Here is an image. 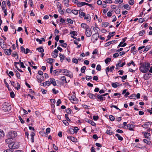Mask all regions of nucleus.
I'll use <instances>...</instances> for the list:
<instances>
[{"mask_svg":"<svg viewBox=\"0 0 152 152\" xmlns=\"http://www.w3.org/2000/svg\"><path fill=\"white\" fill-rule=\"evenodd\" d=\"M150 67V64L148 63H145L140 67V71L142 73L147 72L149 69Z\"/></svg>","mask_w":152,"mask_h":152,"instance_id":"f257e3e1","label":"nucleus"},{"mask_svg":"<svg viewBox=\"0 0 152 152\" xmlns=\"http://www.w3.org/2000/svg\"><path fill=\"white\" fill-rule=\"evenodd\" d=\"M2 109L4 111H9L11 109V106L9 103L4 102L2 104Z\"/></svg>","mask_w":152,"mask_h":152,"instance_id":"f03ea898","label":"nucleus"},{"mask_svg":"<svg viewBox=\"0 0 152 152\" xmlns=\"http://www.w3.org/2000/svg\"><path fill=\"white\" fill-rule=\"evenodd\" d=\"M20 145L19 143L17 142H15L13 143L9 144L8 145V147L9 148H11L13 150L14 149H17L19 147Z\"/></svg>","mask_w":152,"mask_h":152,"instance_id":"7ed1b4c3","label":"nucleus"},{"mask_svg":"<svg viewBox=\"0 0 152 152\" xmlns=\"http://www.w3.org/2000/svg\"><path fill=\"white\" fill-rule=\"evenodd\" d=\"M17 135V133L16 132L11 131L8 133L7 137L8 138H10L12 139H13L16 137Z\"/></svg>","mask_w":152,"mask_h":152,"instance_id":"20e7f679","label":"nucleus"},{"mask_svg":"<svg viewBox=\"0 0 152 152\" xmlns=\"http://www.w3.org/2000/svg\"><path fill=\"white\" fill-rule=\"evenodd\" d=\"M71 73L70 72L69 70L66 69H63L62 74L64 75L69 76L70 78L73 77V75L72 74H70Z\"/></svg>","mask_w":152,"mask_h":152,"instance_id":"39448f33","label":"nucleus"},{"mask_svg":"<svg viewBox=\"0 0 152 152\" xmlns=\"http://www.w3.org/2000/svg\"><path fill=\"white\" fill-rule=\"evenodd\" d=\"M96 95V97L97 98V100L98 101L102 102L105 100V97L103 96L102 95L97 94Z\"/></svg>","mask_w":152,"mask_h":152,"instance_id":"423d86ee","label":"nucleus"},{"mask_svg":"<svg viewBox=\"0 0 152 152\" xmlns=\"http://www.w3.org/2000/svg\"><path fill=\"white\" fill-rule=\"evenodd\" d=\"M99 37V33H95L92 35L91 40L93 42H94L98 40Z\"/></svg>","mask_w":152,"mask_h":152,"instance_id":"0eeeda50","label":"nucleus"},{"mask_svg":"<svg viewBox=\"0 0 152 152\" xmlns=\"http://www.w3.org/2000/svg\"><path fill=\"white\" fill-rule=\"evenodd\" d=\"M96 94H94L89 93L87 94V95L91 99H94L96 98Z\"/></svg>","mask_w":152,"mask_h":152,"instance_id":"6e6552de","label":"nucleus"},{"mask_svg":"<svg viewBox=\"0 0 152 152\" xmlns=\"http://www.w3.org/2000/svg\"><path fill=\"white\" fill-rule=\"evenodd\" d=\"M36 77L39 82L41 83L44 80V77L43 76L37 75Z\"/></svg>","mask_w":152,"mask_h":152,"instance_id":"1a4fd4ad","label":"nucleus"},{"mask_svg":"<svg viewBox=\"0 0 152 152\" xmlns=\"http://www.w3.org/2000/svg\"><path fill=\"white\" fill-rule=\"evenodd\" d=\"M58 50L55 49L54 52L52 53L51 55L54 58H56L58 56Z\"/></svg>","mask_w":152,"mask_h":152,"instance_id":"9d476101","label":"nucleus"},{"mask_svg":"<svg viewBox=\"0 0 152 152\" xmlns=\"http://www.w3.org/2000/svg\"><path fill=\"white\" fill-rule=\"evenodd\" d=\"M117 42V40H112L110 42H108L106 43L104 45V46L105 47H107L110 45L111 44H113L114 43H116Z\"/></svg>","mask_w":152,"mask_h":152,"instance_id":"9b49d317","label":"nucleus"},{"mask_svg":"<svg viewBox=\"0 0 152 152\" xmlns=\"http://www.w3.org/2000/svg\"><path fill=\"white\" fill-rule=\"evenodd\" d=\"M67 138L69 140H70L74 142H77V139L74 137H71L70 136H67Z\"/></svg>","mask_w":152,"mask_h":152,"instance_id":"f8f14e48","label":"nucleus"},{"mask_svg":"<svg viewBox=\"0 0 152 152\" xmlns=\"http://www.w3.org/2000/svg\"><path fill=\"white\" fill-rule=\"evenodd\" d=\"M135 126L134 125L128 124L127 125V128L130 131H133V128H134Z\"/></svg>","mask_w":152,"mask_h":152,"instance_id":"ddd939ff","label":"nucleus"},{"mask_svg":"<svg viewBox=\"0 0 152 152\" xmlns=\"http://www.w3.org/2000/svg\"><path fill=\"white\" fill-rule=\"evenodd\" d=\"M86 34L87 37H90L92 34L91 30H87L86 31Z\"/></svg>","mask_w":152,"mask_h":152,"instance_id":"4468645a","label":"nucleus"},{"mask_svg":"<svg viewBox=\"0 0 152 152\" xmlns=\"http://www.w3.org/2000/svg\"><path fill=\"white\" fill-rule=\"evenodd\" d=\"M50 83L52 84L53 86H55L56 85V84L55 81V79L53 78H50Z\"/></svg>","mask_w":152,"mask_h":152,"instance_id":"2eb2a0df","label":"nucleus"},{"mask_svg":"<svg viewBox=\"0 0 152 152\" xmlns=\"http://www.w3.org/2000/svg\"><path fill=\"white\" fill-rule=\"evenodd\" d=\"M59 56L60 58V60L61 62H62L63 60L66 58V57L60 53L59 54Z\"/></svg>","mask_w":152,"mask_h":152,"instance_id":"dca6fc26","label":"nucleus"},{"mask_svg":"<svg viewBox=\"0 0 152 152\" xmlns=\"http://www.w3.org/2000/svg\"><path fill=\"white\" fill-rule=\"evenodd\" d=\"M51 84L50 83V81H47L44 83H43L42 84V86H49Z\"/></svg>","mask_w":152,"mask_h":152,"instance_id":"f3484780","label":"nucleus"},{"mask_svg":"<svg viewBox=\"0 0 152 152\" xmlns=\"http://www.w3.org/2000/svg\"><path fill=\"white\" fill-rule=\"evenodd\" d=\"M149 124H150V123L149 122H146L142 125V126L144 128L146 129L148 128ZM151 125V124H150V125Z\"/></svg>","mask_w":152,"mask_h":152,"instance_id":"a211bd4d","label":"nucleus"},{"mask_svg":"<svg viewBox=\"0 0 152 152\" xmlns=\"http://www.w3.org/2000/svg\"><path fill=\"white\" fill-rule=\"evenodd\" d=\"M5 136V134L4 132L0 129V139H2Z\"/></svg>","mask_w":152,"mask_h":152,"instance_id":"6ab92c4d","label":"nucleus"},{"mask_svg":"<svg viewBox=\"0 0 152 152\" xmlns=\"http://www.w3.org/2000/svg\"><path fill=\"white\" fill-rule=\"evenodd\" d=\"M11 51V50L10 49H6L5 51V53L7 55L9 56L10 55Z\"/></svg>","mask_w":152,"mask_h":152,"instance_id":"aec40b11","label":"nucleus"},{"mask_svg":"<svg viewBox=\"0 0 152 152\" xmlns=\"http://www.w3.org/2000/svg\"><path fill=\"white\" fill-rule=\"evenodd\" d=\"M86 3L85 2H77V6L78 7H80L86 5Z\"/></svg>","mask_w":152,"mask_h":152,"instance_id":"412c9836","label":"nucleus"},{"mask_svg":"<svg viewBox=\"0 0 152 152\" xmlns=\"http://www.w3.org/2000/svg\"><path fill=\"white\" fill-rule=\"evenodd\" d=\"M151 75V74H150L149 73L146 74H145L144 76V78L145 80H146L149 79V76Z\"/></svg>","mask_w":152,"mask_h":152,"instance_id":"4be33fe9","label":"nucleus"},{"mask_svg":"<svg viewBox=\"0 0 152 152\" xmlns=\"http://www.w3.org/2000/svg\"><path fill=\"white\" fill-rule=\"evenodd\" d=\"M84 19L86 20L87 21H89L91 19V16L89 14H87L86 16H84Z\"/></svg>","mask_w":152,"mask_h":152,"instance_id":"5701e85b","label":"nucleus"},{"mask_svg":"<svg viewBox=\"0 0 152 152\" xmlns=\"http://www.w3.org/2000/svg\"><path fill=\"white\" fill-rule=\"evenodd\" d=\"M79 17L80 18H82L86 16V14L83 12L80 11L79 12Z\"/></svg>","mask_w":152,"mask_h":152,"instance_id":"b1692460","label":"nucleus"},{"mask_svg":"<svg viewBox=\"0 0 152 152\" xmlns=\"http://www.w3.org/2000/svg\"><path fill=\"white\" fill-rule=\"evenodd\" d=\"M115 136L117 137L118 139L119 140L122 141L123 140V138L120 136V135L118 134H115Z\"/></svg>","mask_w":152,"mask_h":152,"instance_id":"393cba45","label":"nucleus"},{"mask_svg":"<svg viewBox=\"0 0 152 152\" xmlns=\"http://www.w3.org/2000/svg\"><path fill=\"white\" fill-rule=\"evenodd\" d=\"M36 50H38L39 52L40 53H43L44 52V49L42 47H39V48H36Z\"/></svg>","mask_w":152,"mask_h":152,"instance_id":"a878e982","label":"nucleus"},{"mask_svg":"<svg viewBox=\"0 0 152 152\" xmlns=\"http://www.w3.org/2000/svg\"><path fill=\"white\" fill-rule=\"evenodd\" d=\"M11 139H11L10 138H8L6 139L5 140V142L7 144L11 143H12V141Z\"/></svg>","mask_w":152,"mask_h":152,"instance_id":"bb28decb","label":"nucleus"},{"mask_svg":"<svg viewBox=\"0 0 152 152\" xmlns=\"http://www.w3.org/2000/svg\"><path fill=\"white\" fill-rule=\"evenodd\" d=\"M109 25V23L108 22L102 23V26L104 27H106Z\"/></svg>","mask_w":152,"mask_h":152,"instance_id":"cd10ccee","label":"nucleus"},{"mask_svg":"<svg viewBox=\"0 0 152 152\" xmlns=\"http://www.w3.org/2000/svg\"><path fill=\"white\" fill-rule=\"evenodd\" d=\"M143 141L145 143H146L147 145H151V142L150 141L146 139H143Z\"/></svg>","mask_w":152,"mask_h":152,"instance_id":"c85d7f7f","label":"nucleus"},{"mask_svg":"<svg viewBox=\"0 0 152 152\" xmlns=\"http://www.w3.org/2000/svg\"><path fill=\"white\" fill-rule=\"evenodd\" d=\"M151 48V46L150 45L146 46L144 49L143 52H145V51H147L150 49Z\"/></svg>","mask_w":152,"mask_h":152,"instance_id":"c756f323","label":"nucleus"},{"mask_svg":"<svg viewBox=\"0 0 152 152\" xmlns=\"http://www.w3.org/2000/svg\"><path fill=\"white\" fill-rule=\"evenodd\" d=\"M69 0H64V4L66 5V6L68 7L69 6Z\"/></svg>","mask_w":152,"mask_h":152,"instance_id":"7c9ffc66","label":"nucleus"},{"mask_svg":"<svg viewBox=\"0 0 152 152\" xmlns=\"http://www.w3.org/2000/svg\"><path fill=\"white\" fill-rule=\"evenodd\" d=\"M117 84H118V83L117 82H115V83H112L111 84V85L113 87L115 88L118 86Z\"/></svg>","mask_w":152,"mask_h":152,"instance_id":"2f4dec72","label":"nucleus"},{"mask_svg":"<svg viewBox=\"0 0 152 152\" xmlns=\"http://www.w3.org/2000/svg\"><path fill=\"white\" fill-rule=\"evenodd\" d=\"M48 60L49 61H47V62L49 64H52L53 62L54 61V60L51 58H48L47 60Z\"/></svg>","mask_w":152,"mask_h":152,"instance_id":"473e14b6","label":"nucleus"},{"mask_svg":"<svg viewBox=\"0 0 152 152\" xmlns=\"http://www.w3.org/2000/svg\"><path fill=\"white\" fill-rule=\"evenodd\" d=\"M76 98L75 97V96H74L73 95L71 96V97L70 98V100L72 101H74L76 100Z\"/></svg>","mask_w":152,"mask_h":152,"instance_id":"72a5a7b5","label":"nucleus"},{"mask_svg":"<svg viewBox=\"0 0 152 152\" xmlns=\"http://www.w3.org/2000/svg\"><path fill=\"white\" fill-rule=\"evenodd\" d=\"M58 11L61 15H63L64 14V12L63 10H62L61 7H60L59 9L58 10Z\"/></svg>","mask_w":152,"mask_h":152,"instance_id":"f704fd0d","label":"nucleus"},{"mask_svg":"<svg viewBox=\"0 0 152 152\" xmlns=\"http://www.w3.org/2000/svg\"><path fill=\"white\" fill-rule=\"evenodd\" d=\"M72 12L75 15H77L78 14V11L77 10H72Z\"/></svg>","mask_w":152,"mask_h":152,"instance_id":"c9c22d12","label":"nucleus"},{"mask_svg":"<svg viewBox=\"0 0 152 152\" xmlns=\"http://www.w3.org/2000/svg\"><path fill=\"white\" fill-rule=\"evenodd\" d=\"M145 31L144 30H142L140 31L139 34L140 36H142L145 33Z\"/></svg>","mask_w":152,"mask_h":152,"instance_id":"e433bc0d","label":"nucleus"},{"mask_svg":"<svg viewBox=\"0 0 152 152\" xmlns=\"http://www.w3.org/2000/svg\"><path fill=\"white\" fill-rule=\"evenodd\" d=\"M111 60V58H107L105 60V62L106 64H107L109 62H110Z\"/></svg>","mask_w":152,"mask_h":152,"instance_id":"4c0bfd02","label":"nucleus"},{"mask_svg":"<svg viewBox=\"0 0 152 152\" xmlns=\"http://www.w3.org/2000/svg\"><path fill=\"white\" fill-rule=\"evenodd\" d=\"M86 69V67L85 66H83L81 69V72L82 73H83L85 72V70Z\"/></svg>","mask_w":152,"mask_h":152,"instance_id":"58836bf2","label":"nucleus"},{"mask_svg":"<svg viewBox=\"0 0 152 152\" xmlns=\"http://www.w3.org/2000/svg\"><path fill=\"white\" fill-rule=\"evenodd\" d=\"M13 150L10 148L4 151V152H13Z\"/></svg>","mask_w":152,"mask_h":152,"instance_id":"ea45409f","label":"nucleus"},{"mask_svg":"<svg viewBox=\"0 0 152 152\" xmlns=\"http://www.w3.org/2000/svg\"><path fill=\"white\" fill-rule=\"evenodd\" d=\"M69 133L72 134H73L75 133V132H74V130L72 128H70L69 129Z\"/></svg>","mask_w":152,"mask_h":152,"instance_id":"a19ab883","label":"nucleus"},{"mask_svg":"<svg viewBox=\"0 0 152 152\" xmlns=\"http://www.w3.org/2000/svg\"><path fill=\"white\" fill-rule=\"evenodd\" d=\"M61 79L63 82H65V83H67L66 77L65 76H62L61 77Z\"/></svg>","mask_w":152,"mask_h":152,"instance_id":"79ce46f5","label":"nucleus"},{"mask_svg":"<svg viewBox=\"0 0 152 152\" xmlns=\"http://www.w3.org/2000/svg\"><path fill=\"white\" fill-rule=\"evenodd\" d=\"M123 7L125 9L127 10H129L130 9V7H129V5L125 4L123 6Z\"/></svg>","mask_w":152,"mask_h":152,"instance_id":"37998d69","label":"nucleus"},{"mask_svg":"<svg viewBox=\"0 0 152 152\" xmlns=\"http://www.w3.org/2000/svg\"><path fill=\"white\" fill-rule=\"evenodd\" d=\"M110 120L111 121H114L115 119L114 117L111 115H110L109 116Z\"/></svg>","mask_w":152,"mask_h":152,"instance_id":"c03bdc74","label":"nucleus"},{"mask_svg":"<svg viewBox=\"0 0 152 152\" xmlns=\"http://www.w3.org/2000/svg\"><path fill=\"white\" fill-rule=\"evenodd\" d=\"M70 34H72L73 36H76L77 35V32L75 31H72L70 32Z\"/></svg>","mask_w":152,"mask_h":152,"instance_id":"a18cd8bd","label":"nucleus"},{"mask_svg":"<svg viewBox=\"0 0 152 152\" xmlns=\"http://www.w3.org/2000/svg\"><path fill=\"white\" fill-rule=\"evenodd\" d=\"M72 62L76 64H77L78 62V61L77 59L74 58L72 59Z\"/></svg>","mask_w":152,"mask_h":152,"instance_id":"49530a36","label":"nucleus"},{"mask_svg":"<svg viewBox=\"0 0 152 152\" xmlns=\"http://www.w3.org/2000/svg\"><path fill=\"white\" fill-rule=\"evenodd\" d=\"M57 69L53 71V74L55 75H59Z\"/></svg>","mask_w":152,"mask_h":152,"instance_id":"de8ad7c7","label":"nucleus"},{"mask_svg":"<svg viewBox=\"0 0 152 152\" xmlns=\"http://www.w3.org/2000/svg\"><path fill=\"white\" fill-rule=\"evenodd\" d=\"M101 66L100 64H98L96 66V69L98 71H100L101 70Z\"/></svg>","mask_w":152,"mask_h":152,"instance_id":"09e8293b","label":"nucleus"},{"mask_svg":"<svg viewBox=\"0 0 152 152\" xmlns=\"http://www.w3.org/2000/svg\"><path fill=\"white\" fill-rule=\"evenodd\" d=\"M123 0H115V3L116 4L119 3V4H120L123 2Z\"/></svg>","mask_w":152,"mask_h":152,"instance_id":"8fccbe9b","label":"nucleus"},{"mask_svg":"<svg viewBox=\"0 0 152 152\" xmlns=\"http://www.w3.org/2000/svg\"><path fill=\"white\" fill-rule=\"evenodd\" d=\"M67 21L68 22L71 24L73 23V21L71 19L68 18L67 19Z\"/></svg>","mask_w":152,"mask_h":152,"instance_id":"3c124183","label":"nucleus"},{"mask_svg":"<svg viewBox=\"0 0 152 152\" xmlns=\"http://www.w3.org/2000/svg\"><path fill=\"white\" fill-rule=\"evenodd\" d=\"M15 72L16 73V75L17 78L19 79H20V73H19L18 71L17 70L15 71Z\"/></svg>","mask_w":152,"mask_h":152,"instance_id":"603ef678","label":"nucleus"},{"mask_svg":"<svg viewBox=\"0 0 152 152\" xmlns=\"http://www.w3.org/2000/svg\"><path fill=\"white\" fill-rule=\"evenodd\" d=\"M106 133L108 134L111 135H112L113 132L111 131L110 130L107 129L106 131Z\"/></svg>","mask_w":152,"mask_h":152,"instance_id":"864d4df0","label":"nucleus"},{"mask_svg":"<svg viewBox=\"0 0 152 152\" xmlns=\"http://www.w3.org/2000/svg\"><path fill=\"white\" fill-rule=\"evenodd\" d=\"M103 2L105 3H112V1L111 0H105L103 1Z\"/></svg>","mask_w":152,"mask_h":152,"instance_id":"5fc2aeb1","label":"nucleus"},{"mask_svg":"<svg viewBox=\"0 0 152 152\" xmlns=\"http://www.w3.org/2000/svg\"><path fill=\"white\" fill-rule=\"evenodd\" d=\"M63 122L66 126H68L69 125V123L66 120H64L63 121Z\"/></svg>","mask_w":152,"mask_h":152,"instance_id":"6e6d98bb","label":"nucleus"},{"mask_svg":"<svg viewBox=\"0 0 152 152\" xmlns=\"http://www.w3.org/2000/svg\"><path fill=\"white\" fill-rule=\"evenodd\" d=\"M75 133H77L78 131L79 130V129L77 127H75L73 129Z\"/></svg>","mask_w":152,"mask_h":152,"instance_id":"4d7b16f0","label":"nucleus"},{"mask_svg":"<svg viewBox=\"0 0 152 152\" xmlns=\"http://www.w3.org/2000/svg\"><path fill=\"white\" fill-rule=\"evenodd\" d=\"M0 46L1 47V48L3 50H6V45H5V44H4V43H3L2 45H1Z\"/></svg>","mask_w":152,"mask_h":152,"instance_id":"13d9d810","label":"nucleus"},{"mask_svg":"<svg viewBox=\"0 0 152 152\" xmlns=\"http://www.w3.org/2000/svg\"><path fill=\"white\" fill-rule=\"evenodd\" d=\"M68 114H65V116L66 119V121H69V122H70L71 121L70 120V119L68 117Z\"/></svg>","mask_w":152,"mask_h":152,"instance_id":"bf43d9fd","label":"nucleus"},{"mask_svg":"<svg viewBox=\"0 0 152 152\" xmlns=\"http://www.w3.org/2000/svg\"><path fill=\"white\" fill-rule=\"evenodd\" d=\"M87 26V25L84 23H83L81 25V27L84 28H85Z\"/></svg>","mask_w":152,"mask_h":152,"instance_id":"052dcab7","label":"nucleus"},{"mask_svg":"<svg viewBox=\"0 0 152 152\" xmlns=\"http://www.w3.org/2000/svg\"><path fill=\"white\" fill-rule=\"evenodd\" d=\"M134 0H129V4L131 5H132L134 3Z\"/></svg>","mask_w":152,"mask_h":152,"instance_id":"680f3d73","label":"nucleus"},{"mask_svg":"<svg viewBox=\"0 0 152 152\" xmlns=\"http://www.w3.org/2000/svg\"><path fill=\"white\" fill-rule=\"evenodd\" d=\"M115 12L117 14H119L120 13V10L117 8L115 11Z\"/></svg>","mask_w":152,"mask_h":152,"instance_id":"e2e57ef3","label":"nucleus"},{"mask_svg":"<svg viewBox=\"0 0 152 152\" xmlns=\"http://www.w3.org/2000/svg\"><path fill=\"white\" fill-rule=\"evenodd\" d=\"M28 3L31 7H33L34 6L33 2L32 0H30L28 1Z\"/></svg>","mask_w":152,"mask_h":152,"instance_id":"0e129e2a","label":"nucleus"},{"mask_svg":"<svg viewBox=\"0 0 152 152\" xmlns=\"http://www.w3.org/2000/svg\"><path fill=\"white\" fill-rule=\"evenodd\" d=\"M92 77L90 76H86V78L87 80H89L92 78Z\"/></svg>","mask_w":152,"mask_h":152,"instance_id":"69168bd1","label":"nucleus"},{"mask_svg":"<svg viewBox=\"0 0 152 152\" xmlns=\"http://www.w3.org/2000/svg\"><path fill=\"white\" fill-rule=\"evenodd\" d=\"M99 117L98 115L95 116L94 115L93 116V118L94 120V121H97L99 119Z\"/></svg>","mask_w":152,"mask_h":152,"instance_id":"338daca9","label":"nucleus"},{"mask_svg":"<svg viewBox=\"0 0 152 152\" xmlns=\"http://www.w3.org/2000/svg\"><path fill=\"white\" fill-rule=\"evenodd\" d=\"M66 113H68L69 114H70L71 113V110L70 108H68L67 109H66Z\"/></svg>","mask_w":152,"mask_h":152,"instance_id":"774afa93","label":"nucleus"}]
</instances>
